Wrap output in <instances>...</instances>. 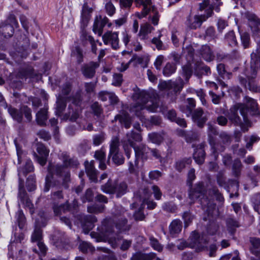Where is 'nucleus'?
Instances as JSON below:
<instances>
[{
  "mask_svg": "<svg viewBox=\"0 0 260 260\" xmlns=\"http://www.w3.org/2000/svg\"><path fill=\"white\" fill-rule=\"evenodd\" d=\"M60 158L62 160L63 166L60 165H53L50 164L48 167V171L52 174H56L57 178L52 176H47L46 178V183L44 187V191H48L50 188H52L51 199L53 203L57 204L63 198L62 188L67 189L69 187V183L70 182V174L66 167L76 168L79 162L77 159L71 158L67 153L63 152L60 154Z\"/></svg>",
  "mask_w": 260,
  "mask_h": 260,
  "instance_id": "1",
  "label": "nucleus"
},
{
  "mask_svg": "<svg viewBox=\"0 0 260 260\" xmlns=\"http://www.w3.org/2000/svg\"><path fill=\"white\" fill-rule=\"evenodd\" d=\"M255 115L258 113V105L255 101L247 98L246 104L237 103L233 105L226 114L229 120L235 125L240 126L243 132H247L251 123L247 114Z\"/></svg>",
  "mask_w": 260,
  "mask_h": 260,
  "instance_id": "2",
  "label": "nucleus"
},
{
  "mask_svg": "<svg viewBox=\"0 0 260 260\" xmlns=\"http://www.w3.org/2000/svg\"><path fill=\"white\" fill-rule=\"evenodd\" d=\"M17 155L18 164L20 165L24 161V164L18 168V175L19 176V192L18 198L26 207L30 209L33 206L30 199L28 198L24 187L23 180L21 178V176H26L28 173L34 170V167L31 160L27 157L25 152L16 145Z\"/></svg>",
  "mask_w": 260,
  "mask_h": 260,
  "instance_id": "3",
  "label": "nucleus"
},
{
  "mask_svg": "<svg viewBox=\"0 0 260 260\" xmlns=\"http://www.w3.org/2000/svg\"><path fill=\"white\" fill-rule=\"evenodd\" d=\"M142 140V136L139 133L132 131L126 134V136L121 140V143L127 158L130 157L132 148H133L135 150L136 159H138L139 158L142 159L146 158V154L148 152L149 148L144 144L136 146L134 143V142H141Z\"/></svg>",
  "mask_w": 260,
  "mask_h": 260,
  "instance_id": "4",
  "label": "nucleus"
},
{
  "mask_svg": "<svg viewBox=\"0 0 260 260\" xmlns=\"http://www.w3.org/2000/svg\"><path fill=\"white\" fill-rule=\"evenodd\" d=\"M205 193V188L204 183L199 182L192 188L189 193V198L193 203L199 200L202 205V208L209 214L215 208V204L211 200L208 199Z\"/></svg>",
  "mask_w": 260,
  "mask_h": 260,
  "instance_id": "5",
  "label": "nucleus"
},
{
  "mask_svg": "<svg viewBox=\"0 0 260 260\" xmlns=\"http://www.w3.org/2000/svg\"><path fill=\"white\" fill-rule=\"evenodd\" d=\"M133 98L136 101L134 111L138 116L139 110L146 109L150 112H154L156 111L159 107V103L157 102L149 100L151 98L150 94L144 91L135 93Z\"/></svg>",
  "mask_w": 260,
  "mask_h": 260,
  "instance_id": "6",
  "label": "nucleus"
},
{
  "mask_svg": "<svg viewBox=\"0 0 260 260\" xmlns=\"http://www.w3.org/2000/svg\"><path fill=\"white\" fill-rule=\"evenodd\" d=\"M251 62L250 67V74L247 75L248 80L242 77H239V80L241 84L245 88H248L250 90L255 91L257 89V87L254 84V78L256 76L257 72L258 69V61L256 59V54H251Z\"/></svg>",
  "mask_w": 260,
  "mask_h": 260,
  "instance_id": "7",
  "label": "nucleus"
},
{
  "mask_svg": "<svg viewBox=\"0 0 260 260\" xmlns=\"http://www.w3.org/2000/svg\"><path fill=\"white\" fill-rule=\"evenodd\" d=\"M208 242V239L207 236L204 235H200L196 231L192 232L188 241L181 243L178 246L179 249H183L184 247H186L187 244L188 246L192 248H194L198 251H202L206 248V244Z\"/></svg>",
  "mask_w": 260,
  "mask_h": 260,
  "instance_id": "8",
  "label": "nucleus"
},
{
  "mask_svg": "<svg viewBox=\"0 0 260 260\" xmlns=\"http://www.w3.org/2000/svg\"><path fill=\"white\" fill-rule=\"evenodd\" d=\"M71 100L72 103L69 105L68 112L64 115L63 118L69 119L71 121H75L79 118L81 112V94L77 93Z\"/></svg>",
  "mask_w": 260,
  "mask_h": 260,
  "instance_id": "9",
  "label": "nucleus"
},
{
  "mask_svg": "<svg viewBox=\"0 0 260 260\" xmlns=\"http://www.w3.org/2000/svg\"><path fill=\"white\" fill-rule=\"evenodd\" d=\"M40 219L38 218L36 221V227L34 233L31 236V241L37 242L38 246L42 254H45L46 252L47 248L44 244L41 241L42 238V230L41 226H45L46 225V218L45 217L44 213H40L39 214Z\"/></svg>",
  "mask_w": 260,
  "mask_h": 260,
  "instance_id": "10",
  "label": "nucleus"
},
{
  "mask_svg": "<svg viewBox=\"0 0 260 260\" xmlns=\"http://www.w3.org/2000/svg\"><path fill=\"white\" fill-rule=\"evenodd\" d=\"M119 138L117 137H113L110 144L108 158L111 157L113 162L116 165H122L124 161L122 154L119 152Z\"/></svg>",
  "mask_w": 260,
  "mask_h": 260,
  "instance_id": "11",
  "label": "nucleus"
},
{
  "mask_svg": "<svg viewBox=\"0 0 260 260\" xmlns=\"http://www.w3.org/2000/svg\"><path fill=\"white\" fill-rule=\"evenodd\" d=\"M213 10L209 7L207 9V15H195L193 17L189 16L186 21V24L190 29H196L201 27L202 23L212 15Z\"/></svg>",
  "mask_w": 260,
  "mask_h": 260,
  "instance_id": "12",
  "label": "nucleus"
},
{
  "mask_svg": "<svg viewBox=\"0 0 260 260\" xmlns=\"http://www.w3.org/2000/svg\"><path fill=\"white\" fill-rule=\"evenodd\" d=\"M105 44H110L113 49L116 50L119 48V38L117 32L108 31L102 37Z\"/></svg>",
  "mask_w": 260,
  "mask_h": 260,
  "instance_id": "13",
  "label": "nucleus"
},
{
  "mask_svg": "<svg viewBox=\"0 0 260 260\" xmlns=\"http://www.w3.org/2000/svg\"><path fill=\"white\" fill-rule=\"evenodd\" d=\"M135 3L137 7L143 6L142 13L138 16L139 18L145 17L150 12L155 8L151 0H135Z\"/></svg>",
  "mask_w": 260,
  "mask_h": 260,
  "instance_id": "14",
  "label": "nucleus"
},
{
  "mask_svg": "<svg viewBox=\"0 0 260 260\" xmlns=\"http://www.w3.org/2000/svg\"><path fill=\"white\" fill-rule=\"evenodd\" d=\"M37 150L39 155L35 153V156L39 164L41 166H44L46 163L49 150L43 144H38Z\"/></svg>",
  "mask_w": 260,
  "mask_h": 260,
  "instance_id": "15",
  "label": "nucleus"
},
{
  "mask_svg": "<svg viewBox=\"0 0 260 260\" xmlns=\"http://www.w3.org/2000/svg\"><path fill=\"white\" fill-rule=\"evenodd\" d=\"M192 118L200 127H203L208 119L207 114L205 113L201 108H197L194 111L192 114Z\"/></svg>",
  "mask_w": 260,
  "mask_h": 260,
  "instance_id": "16",
  "label": "nucleus"
},
{
  "mask_svg": "<svg viewBox=\"0 0 260 260\" xmlns=\"http://www.w3.org/2000/svg\"><path fill=\"white\" fill-rule=\"evenodd\" d=\"M248 25L251 28L252 35L254 37H259V22L258 18L253 14H247L246 16Z\"/></svg>",
  "mask_w": 260,
  "mask_h": 260,
  "instance_id": "17",
  "label": "nucleus"
},
{
  "mask_svg": "<svg viewBox=\"0 0 260 260\" xmlns=\"http://www.w3.org/2000/svg\"><path fill=\"white\" fill-rule=\"evenodd\" d=\"M99 63L96 62H90L84 64L82 68L83 75L87 78H92L94 76L95 70L99 68Z\"/></svg>",
  "mask_w": 260,
  "mask_h": 260,
  "instance_id": "18",
  "label": "nucleus"
},
{
  "mask_svg": "<svg viewBox=\"0 0 260 260\" xmlns=\"http://www.w3.org/2000/svg\"><path fill=\"white\" fill-rule=\"evenodd\" d=\"M85 168L86 173L89 179L93 182H97L98 171L95 170L94 166V161H91L90 162H85Z\"/></svg>",
  "mask_w": 260,
  "mask_h": 260,
  "instance_id": "19",
  "label": "nucleus"
},
{
  "mask_svg": "<svg viewBox=\"0 0 260 260\" xmlns=\"http://www.w3.org/2000/svg\"><path fill=\"white\" fill-rule=\"evenodd\" d=\"M182 222L178 219L173 220L169 225V232L172 237H175L182 230Z\"/></svg>",
  "mask_w": 260,
  "mask_h": 260,
  "instance_id": "20",
  "label": "nucleus"
},
{
  "mask_svg": "<svg viewBox=\"0 0 260 260\" xmlns=\"http://www.w3.org/2000/svg\"><path fill=\"white\" fill-rule=\"evenodd\" d=\"M204 144L199 145L195 149L193 153V158L196 162L199 165H201L204 162L205 157V152L204 150Z\"/></svg>",
  "mask_w": 260,
  "mask_h": 260,
  "instance_id": "21",
  "label": "nucleus"
},
{
  "mask_svg": "<svg viewBox=\"0 0 260 260\" xmlns=\"http://www.w3.org/2000/svg\"><path fill=\"white\" fill-rule=\"evenodd\" d=\"M102 231L100 232L101 235L108 238L110 235L113 232L112 221L110 219H106L102 222Z\"/></svg>",
  "mask_w": 260,
  "mask_h": 260,
  "instance_id": "22",
  "label": "nucleus"
},
{
  "mask_svg": "<svg viewBox=\"0 0 260 260\" xmlns=\"http://www.w3.org/2000/svg\"><path fill=\"white\" fill-rule=\"evenodd\" d=\"M48 118V108L45 106L41 109L36 114V121L38 124L41 126L46 125V121Z\"/></svg>",
  "mask_w": 260,
  "mask_h": 260,
  "instance_id": "23",
  "label": "nucleus"
},
{
  "mask_svg": "<svg viewBox=\"0 0 260 260\" xmlns=\"http://www.w3.org/2000/svg\"><path fill=\"white\" fill-rule=\"evenodd\" d=\"M14 27L10 24L4 22L0 24V35L3 36L6 38L12 36L14 34Z\"/></svg>",
  "mask_w": 260,
  "mask_h": 260,
  "instance_id": "24",
  "label": "nucleus"
},
{
  "mask_svg": "<svg viewBox=\"0 0 260 260\" xmlns=\"http://www.w3.org/2000/svg\"><path fill=\"white\" fill-rule=\"evenodd\" d=\"M109 19L106 17H100L99 18H96L95 20L93 26V30L94 31H98L99 33H101L103 31L104 27L108 22Z\"/></svg>",
  "mask_w": 260,
  "mask_h": 260,
  "instance_id": "25",
  "label": "nucleus"
},
{
  "mask_svg": "<svg viewBox=\"0 0 260 260\" xmlns=\"http://www.w3.org/2000/svg\"><path fill=\"white\" fill-rule=\"evenodd\" d=\"M200 54L207 61H211L214 58V55L211 49L208 45H203L200 49Z\"/></svg>",
  "mask_w": 260,
  "mask_h": 260,
  "instance_id": "26",
  "label": "nucleus"
},
{
  "mask_svg": "<svg viewBox=\"0 0 260 260\" xmlns=\"http://www.w3.org/2000/svg\"><path fill=\"white\" fill-rule=\"evenodd\" d=\"M91 10L88 6L87 3H85L82 7L81 22L84 25H87V24L90 19V13Z\"/></svg>",
  "mask_w": 260,
  "mask_h": 260,
  "instance_id": "27",
  "label": "nucleus"
},
{
  "mask_svg": "<svg viewBox=\"0 0 260 260\" xmlns=\"http://www.w3.org/2000/svg\"><path fill=\"white\" fill-rule=\"evenodd\" d=\"M8 112L12 118L18 123H21L23 119V115L21 112V108L19 110L12 106L8 107Z\"/></svg>",
  "mask_w": 260,
  "mask_h": 260,
  "instance_id": "28",
  "label": "nucleus"
},
{
  "mask_svg": "<svg viewBox=\"0 0 260 260\" xmlns=\"http://www.w3.org/2000/svg\"><path fill=\"white\" fill-rule=\"evenodd\" d=\"M144 197H143V203L147 205V208L149 209H153L155 208L156 204L152 200H149V198L151 196V192L148 188H144L143 189Z\"/></svg>",
  "mask_w": 260,
  "mask_h": 260,
  "instance_id": "29",
  "label": "nucleus"
},
{
  "mask_svg": "<svg viewBox=\"0 0 260 260\" xmlns=\"http://www.w3.org/2000/svg\"><path fill=\"white\" fill-rule=\"evenodd\" d=\"M66 107V98L58 96L56 102L55 114L60 116Z\"/></svg>",
  "mask_w": 260,
  "mask_h": 260,
  "instance_id": "30",
  "label": "nucleus"
},
{
  "mask_svg": "<svg viewBox=\"0 0 260 260\" xmlns=\"http://www.w3.org/2000/svg\"><path fill=\"white\" fill-rule=\"evenodd\" d=\"M115 120H119V122L123 124L126 128L130 127L131 125V119L129 115L123 112L121 114L117 115L115 117Z\"/></svg>",
  "mask_w": 260,
  "mask_h": 260,
  "instance_id": "31",
  "label": "nucleus"
},
{
  "mask_svg": "<svg viewBox=\"0 0 260 260\" xmlns=\"http://www.w3.org/2000/svg\"><path fill=\"white\" fill-rule=\"evenodd\" d=\"M154 30L153 27L149 23H145L141 26L139 34L141 39L145 40L147 38L148 34Z\"/></svg>",
  "mask_w": 260,
  "mask_h": 260,
  "instance_id": "32",
  "label": "nucleus"
},
{
  "mask_svg": "<svg viewBox=\"0 0 260 260\" xmlns=\"http://www.w3.org/2000/svg\"><path fill=\"white\" fill-rule=\"evenodd\" d=\"M53 209L56 215H59L62 213H65L66 211L71 210L70 206L68 203L60 205H58V204H55V203H53Z\"/></svg>",
  "mask_w": 260,
  "mask_h": 260,
  "instance_id": "33",
  "label": "nucleus"
},
{
  "mask_svg": "<svg viewBox=\"0 0 260 260\" xmlns=\"http://www.w3.org/2000/svg\"><path fill=\"white\" fill-rule=\"evenodd\" d=\"M250 242L251 246L250 247V251L252 254L257 256L259 258V254L260 253V241L258 239L255 238H251L250 239Z\"/></svg>",
  "mask_w": 260,
  "mask_h": 260,
  "instance_id": "34",
  "label": "nucleus"
},
{
  "mask_svg": "<svg viewBox=\"0 0 260 260\" xmlns=\"http://www.w3.org/2000/svg\"><path fill=\"white\" fill-rule=\"evenodd\" d=\"M224 40L226 43L231 46H235L238 43L233 30H231L225 35Z\"/></svg>",
  "mask_w": 260,
  "mask_h": 260,
  "instance_id": "35",
  "label": "nucleus"
},
{
  "mask_svg": "<svg viewBox=\"0 0 260 260\" xmlns=\"http://www.w3.org/2000/svg\"><path fill=\"white\" fill-rule=\"evenodd\" d=\"M115 193L116 194L117 196L118 197H121L127 192V185L124 182L115 183Z\"/></svg>",
  "mask_w": 260,
  "mask_h": 260,
  "instance_id": "36",
  "label": "nucleus"
},
{
  "mask_svg": "<svg viewBox=\"0 0 260 260\" xmlns=\"http://www.w3.org/2000/svg\"><path fill=\"white\" fill-rule=\"evenodd\" d=\"M187 105L186 108H181V110L187 116H189L192 112V110L196 107V101L193 99L189 98L187 100Z\"/></svg>",
  "mask_w": 260,
  "mask_h": 260,
  "instance_id": "37",
  "label": "nucleus"
},
{
  "mask_svg": "<svg viewBox=\"0 0 260 260\" xmlns=\"http://www.w3.org/2000/svg\"><path fill=\"white\" fill-rule=\"evenodd\" d=\"M208 140L211 145L214 144L215 137L217 135L218 133L216 128L210 123H208Z\"/></svg>",
  "mask_w": 260,
  "mask_h": 260,
  "instance_id": "38",
  "label": "nucleus"
},
{
  "mask_svg": "<svg viewBox=\"0 0 260 260\" xmlns=\"http://www.w3.org/2000/svg\"><path fill=\"white\" fill-rule=\"evenodd\" d=\"M184 82L180 77H179L175 81L171 80V89L175 92H180L183 88Z\"/></svg>",
  "mask_w": 260,
  "mask_h": 260,
  "instance_id": "39",
  "label": "nucleus"
},
{
  "mask_svg": "<svg viewBox=\"0 0 260 260\" xmlns=\"http://www.w3.org/2000/svg\"><path fill=\"white\" fill-rule=\"evenodd\" d=\"M192 74V70L190 63H187L182 67L181 75L185 78L186 82H188Z\"/></svg>",
  "mask_w": 260,
  "mask_h": 260,
  "instance_id": "40",
  "label": "nucleus"
},
{
  "mask_svg": "<svg viewBox=\"0 0 260 260\" xmlns=\"http://www.w3.org/2000/svg\"><path fill=\"white\" fill-rule=\"evenodd\" d=\"M217 38L215 28L213 26L208 27L204 35V38L208 41L215 40Z\"/></svg>",
  "mask_w": 260,
  "mask_h": 260,
  "instance_id": "41",
  "label": "nucleus"
},
{
  "mask_svg": "<svg viewBox=\"0 0 260 260\" xmlns=\"http://www.w3.org/2000/svg\"><path fill=\"white\" fill-rule=\"evenodd\" d=\"M127 222L126 218H122L120 220L116 223L115 226L119 231H128L131 228V225L128 224Z\"/></svg>",
  "mask_w": 260,
  "mask_h": 260,
  "instance_id": "42",
  "label": "nucleus"
},
{
  "mask_svg": "<svg viewBox=\"0 0 260 260\" xmlns=\"http://www.w3.org/2000/svg\"><path fill=\"white\" fill-rule=\"evenodd\" d=\"M148 138L150 142L156 144H160L164 140V138L161 134L156 133L149 134Z\"/></svg>",
  "mask_w": 260,
  "mask_h": 260,
  "instance_id": "43",
  "label": "nucleus"
},
{
  "mask_svg": "<svg viewBox=\"0 0 260 260\" xmlns=\"http://www.w3.org/2000/svg\"><path fill=\"white\" fill-rule=\"evenodd\" d=\"M239 31L240 35L241 43L244 48H247L249 47L250 42V36L249 34L247 32L241 31L240 30Z\"/></svg>",
  "mask_w": 260,
  "mask_h": 260,
  "instance_id": "44",
  "label": "nucleus"
},
{
  "mask_svg": "<svg viewBox=\"0 0 260 260\" xmlns=\"http://www.w3.org/2000/svg\"><path fill=\"white\" fill-rule=\"evenodd\" d=\"M176 66L174 63H167L163 70V74L166 76H170L176 72Z\"/></svg>",
  "mask_w": 260,
  "mask_h": 260,
  "instance_id": "45",
  "label": "nucleus"
},
{
  "mask_svg": "<svg viewBox=\"0 0 260 260\" xmlns=\"http://www.w3.org/2000/svg\"><path fill=\"white\" fill-rule=\"evenodd\" d=\"M101 189L104 192L107 193H115V183L112 184L111 182L108 181L105 185L101 186Z\"/></svg>",
  "mask_w": 260,
  "mask_h": 260,
  "instance_id": "46",
  "label": "nucleus"
},
{
  "mask_svg": "<svg viewBox=\"0 0 260 260\" xmlns=\"http://www.w3.org/2000/svg\"><path fill=\"white\" fill-rule=\"evenodd\" d=\"M161 36L160 32L157 37L153 38L151 40V43L154 44L157 50H166V47L163 44L162 42L160 40V38Z\"/></svg>",
  "mask_w": 260,
  "mask_h": 260,
  "instance_id": "47",
  "label": "nucleus"
},
{
  "mask_svg": "<svg viewBox=\"0 0 260 260\" xmlns=\"http://www.w3.org/2000/svg\"><path fill=\"white\" fill-rule=\"evenodd\" d=\"M208 193L209 196L215 197L216 200L219 202H223L224 200L222 195L215 187H213L212 188H210L208 191Z\"/></svg>",
  "mask_w": 260,
  "mask_h": 260,
  "instance_id": "48",
  "label": "nucleus"
},
{
  "mask_svg": "<svg viewBox=\"0 0 260 260\" xmlns=\"http://www.w3.org/2000/svg\"><path fill=\"white\" fill-rule=\"evenodd\" d=\"M128 171L131 174L138 175L139 174L138 161L135 159L134 163L132 161L128 162Z\"/></svg>",
  "mask_w": 260,
  "mask_h": 260,
  "instance_id": "49",
  "label": "nucleus"
},
{
  "mask_svg": "<svg viewBox=\"0 0 260 260\" xmlns=\"http://www.w3.org/2000/svg\"><path fill=\"white\" fill-rule=\"evenodd\" d=\"M81 221L84 223H89L88 225L89 229H91L92 226V224L93 223L97 221L96 217L93 215H83L82 216Z\"/></svg>",
  "mask_w": 260,
  "mask_h": 260,
  "instance_id": "50",
  "label": "nucleus"
},
{
  "mask_svg": "<svg viewBox=\"0 0 260 260\" xmlns=\"http://www.w3.org/2000/svg\"><path fill=\"white\" fill-rule=\"evenodd\" d=\"M105 206L104 205H98L97 204L93 205L92 206H88L87 211L89 213H98L102 212L104 209Z\"/></svg>",
  "mask_w": 260,
  "mask_h": 260,
  "instance_id": "51",
  "label": "nucleus"
},
{
  "mask_svg": "<svg viewBox=\"0 0 260 260\" xmlns=\"http://www.w3.org/2000/svg\"><path fill=\"white\" fill-rule=\"evenodd\" d=\"M242 168V164L239 159L234 161L233 165V171L236 177H238L240 175Z\"/></svg>",
  "mask_w": 260,
  "mask_h": 260,
  "instance_id": "52",
  "label": "nucleus"
},
{
  "mask_svg": "<svg viewBox=\"0 0 260 260\" xmlns=\"http://www.w3.org/2000/svg\"><path fill=\"white\" fill-rule=\"evenodd\" d=\"M191 161L190 158L179 160L176 162L175 168L178 171L180 172L185 167L186 164H189Z\"/></svg>",
  "mask_w": 260,
  "mask_h": 260,
  "instance_id": "53",
  "label": "nucleus"
},
{
  "mask_svg": "<svg viewBox=\"0 0 260 260\" xmlns=\"http://www.w3.org/2000/svg\"><path fill=\"white\" fill-rule=\"evenodd\" d=\"M71 91V84L69 82L66 83L62 87L61 90L59 93L58 96L60 98H66L65 96L68 95Z\"/></svg>",
  "mask_w": 260,
  "mask_h": 260,
  "instance_id": "54",
  "label": "nucleus"
},
{
  "mask_svg": "<svg viewBox=\"0 0 260 260\" xmlns=\"http://www.w3.org/2000/svg\"><path fill=\"white\" fill-rule=\"evenodd\" d=\"M79 249L84 253L91 252L94 250V248L91 244L86 242H83L80 244Z\"/></svg>",
  "mask_w": 260,
  "mask_h": 260,
  "instance_id": "55",
  "label": "nucleus"
},
{
  "mask_svg": "<svg viewBox=\"0 0 260 260\" xmlns=\"http://www.w3.org/2000/svg\"><path fill=\"white\" fill-rule=\"evenodd\" d=\"M251 202L253 204L254 209L258 213H259V204H260V195H254L251 198Z\"/></svg>",
  "mask_w": 260,
  "mask_h": 260,
  "instance_id": "56",
  "label": "nucleus"
},
{
  "mask_svg": "<svg viewBox=\"0 0 260 260\" xmlns=\"http://www.w3.org/2000/svg\"><path fill=\"white\" fill-rule=\"evenodd\" d=\"M26 187L29 191H31L36 189V181L32 176H29L27 179Z\"/></svg>",
  "mask_w": 260,
  "mask_h": 260,
  "instance_id": "57",
  "label": "nucleus"
},
{
  "mask_svg": "<svg viewBox=\"0 0 260 260\" xmlns=\"http://www.w3.org/2000/svg\"><path fill=\"white\" fill-rule=\"evenodd\" d=\"M105 9L107 14L110 16H113L116 11V9L113 4L111 2L106 3Z\"/></svg>",
  "mask_w": 260,
  "mask_h": 260,
  "instance_id": "58",
  "label": "nucleus"
},
{
  "mask_svg": "<svg viewBox=\"0 0 260 260\" xmlns=\"http://www.w3.org/2000/svg\"><path fill=\"white\" fill-rule=\"evenodd\" d=\"M194 66V69L197 71H203V72H205L206 74L210 72V68L208 67L205 66L202 62H197Z\"/></svg>",
  "mask_w": 260,
  "mask_h": 260,
  "instance_id": "59",
  "label": "nucleus"
},
{
  "mask_svg": "<svg viewBox=\"0 0 260 260\" xmlns=\"http://www.w3.org/2000/svg\"><path fill=\"white\" fill-rule=\"evenodd\" d=\"M131 260H150V255L142 253L141 252H136L133 255Z\"/></svg>",
  "mask_w": 260,
  "mask_h": 260,
  "instance_id": "60",
  "label": "nucleus"
},
{
  "mask_svg": "<svg viewBox=\"0 0 260 260\" xmlns=\"http://www.w3.org/2000/svg\"><path fill=\"white\" fill-rule=\"evenodd\" d=\"M72 55L76 57L79 63L83 61V52L82 50L79 47H76L75 50L73 51Z\"/></svg>",
  "mask_w": 260,
  "mask_h": 260,
  "instance_id": "61",
  "label": "nucleus"
},
{
  "mask_svg": "<svg viewBox=\"0 0 260 260\" xmlns=\"http://www.w3.org/2000/svg\"><path fill=\"white\" fill-rule=\"evenodd\" d=\"M152 155L155 159H158L159 161L164 164L166 162V159L161 156L160 151L156 149H151L150 150Z\"/></svg>",
  "mask_w": 260,
  "mask_h": 260,
  "instance_id": "62",
  "label": "nucleus"
},
{
  "mask_svg": "<svg viewBox=\"0 0 260 260\" xmlns=\"http://www.w3.org/2000/svg\"><path fill=\"white\" fill-rule=\"evenodd\" d=\"M17 220L20 229H22L25 223V217L21 210H19L16 213Z\"/></svg>",
  "mask_w": 260,
  "mask_h": 260,
  "instance_id": "63",
  "label": "nucleus"
},
{
  "mask_svg": "<svg viewBox=\"0 0 260 260\" xmlns=\"http://www.w3.org/2000/svg\"><path fill=\"white\" fill-rule=\"evenodd\" d=\"M22 114H24L25 117L28 122L31 121L32 119L31 109L27 106H24L21 107Z\"/></svg>",
  "mask_w": 260,
  "mask_h": 260,
  "instance_id": "64",
  "label": "nucleus"
}]
</instances>
